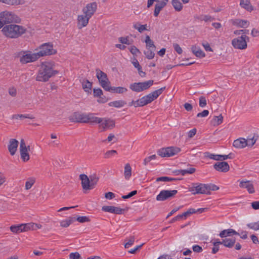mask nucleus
Returning a JSON list of instances; mask_svg holds the SVG:
<instances>
[{"instance_id":"603ef678","label":"nucleus","mask_w":259,"mask_h":259,"mask_svg":"<svg viewBox=\"0 0 259 259\" xmlns=\"http://www.w3.org/2000/svg\"><path fill=\"white\" fill-rule=\"evenodd\" d=\"M213 247L212 249V253L213 254L216 253L219 250V245L221 244V241L216 240L213 243Z\"/></svg>"},{"instance_id":"2eb2a0df","label":"nucleus","mask_w":259,"mask_h":259,"mask_svg":"<svg viewBox=\"0 0 259 259\" xmlns=\"http://www.w3.org/2000/svg\"><path fill=\"white\" fill-rule=\"evenodd\" d=\"M97 117L94 116L93 113H81L80 122L95 123Z\"/></svg>"},{"instance_id":"864d4df0","label":"nucleus","mask_w":259,"mask_h":259,"mask_svg":"<svg viewBox=\"0 0 259 259\" xmlns=\"http://www.w3.org/2000/svg\"><path fill=\"white\" fill-rule=\"evenodd\" d=\"M200 20L205 22H210L214 20V18L210 15H205L200 17Z\"/></svg>"},{"instance_id":"6e6d98bb","label":"nucleus","mask_w":259,"mask_h":259,"mask_svg":"<svg viewBox=\"0 0 259 259\" xmlns=\"http://www.w3.org/2000/svg\"><path fill=\"white\" fill-rule=\"evenodd\" d=\"M135 241V237L134 236H131L127 240V242L124 244V247L125 248H127L130 247V246H132Z\"/></svg>"},{"instance_id":"13d9d810","label":"nucleus","mask_w":259,"mask_h":259,"mask_svg":"<svg viewBox=\"0 0 259 259\" xmlns=\"http://www.w3.org/2000/svg\"><path fill=\"white\" fill-rule=\"evenodd\" d=\"M207 104L206 98L203 96H201L199 98V105L201 107H204Z\"/></svg>"},{"instance_id":"7c9ffc66","label":"nucleus","mask_w":259,"mask_h":259,"mask_svg":"<svg viewBox=\"0 0 259 259\" xmlns=\"http://www.w3.org/2000/svg\"><path fill=\"white\" fill-rule=\"evenodd\" d=\"M240 6L248 11L253 10L252 7L250 5V0H240Z\"/></svg>"},{"instance_id":"9b49d317","label":"nucleus","mask_w":259,"mask_h":259,"mask_svg":"<svg viewBox=\"0 0 259 259\" xmlns=\"http://www.w3.org/2000/svg\"><path fill=\"white\" fill-rule=\"evenodd\" d=\"M180 151V149L179 148L169 147L159 150L158 154L163 157H170L178 154Z\"/></svg>"},{"instance_id":"4468645a","label":"nucleus","mask_w":259,"mask_h":259,"mask_svg":"<svg viewBox=\"0 0 259 259\" xmlns=\"http://www.w3.org/2000/svg\"><path fill=\"white\" fill-rule=\"evenodd\" d=\"M39 58L36 54V53H28L23 55L20 59V61L22 64H26L30 62H33Z\"/></svg>"},{"instance_id":"4d7b16f0","label":"nucleus","mask_w":259,"mask_h":259,"mask_svg":"<svg viewBox=\"0 0 259 259\" xmlns=\"http://www.w3.org/2000/svg\"><path fill=\"white\" fill-rule=\"evenodd\" d=\"M112 141H113V142L115 143L116 142L117 139L115 138L114 135L112 134H110L108 137H107V139L106 140H103V142L105 143L107 141L108 142H111Z\"/></svg>"},{"instance_id":"49530a36","label":"nucleus","mask_w":259,"mask_h":259,"mask_svg":"<svg viewBox=\"0 0 259 259\" xmlns=\"http://www.w3.org/2000/svg\"><path fill=\"white\" fill-rule=\"evenodd\" d=\"M145 41L147 48H156L155 45L153 44V41L150 39L149 36L147 35L146 36Z\"/></svg>"},{"instance_id":"774afa93","label":"nucleus","mask_w":259,"mask_h":259,"mask_svg":"<svg viewBox=\"0 0 259 259\" xmlns=\"http://www.w3.org/2000/svg\"><path fill=\"white\" fill-rule=\"evenodd\" d=\"M209 114V111L207 110H204L202 112L199 113L197 114L198 117H206Z\"/></svg>"},{"instance_id":"1a4fd4ad","label":"nucleus","mask_w":259,"mask_h":259,"mask_svg":"<svg viewBox=\"0 0 259 259\" xmlns=\"http://www.w3.org/2000/svg\"><path fill=\"white\" fill-rule=\"evenodd\" d=\"M16 18L15 13L5 11L0 13V23H2V27L4 24L12 23Z\"/></svg>"},{"instance_id":"a878e982","label":"nucleus","mask_w":259,"mask_h":259,"mask_svg":"<svg viewBox=\"0 0 259 259\" xmlns=\"http://www.w3.org/2000/svg\"><path fill=\"white\" fill-rule=\"evenodd\" d=\"M8 149L12 155H14L16 152V139H12L10 140Z\"/></svg>"},{"instance_id":"473e14b6","label":"nucleus","mask_w":259,"mask_h":259,"mask_svg":"<svg viewBox=\"0 0 259 259\" xmlns=\"http://www.w3.org/2000/svg\"><path fill=\"white\" fill-rule=\"evenodd\" d=\"M258 139L257 135H254L252 137L249 136L246 139H245L247 146H252Z\"/></svg>"},{"instance_id":"4c0bfd02","label":"nucleus","mask_w":259,"mask_h":259,"mask_svg":"<svg viewBox=\"0 0 259 259\" xmlns=\"http://www.w3.org/2000/svg\"><path fill=\"white\" fill-rule=\"evenodd\" d=\"M96 73L97 77L99 82L102 81V80H106L108 78L106 74L100 69H96Z\"/></svg>"},{"instance_id":"de8ad7c7","label":"nucleus","mask_w":259,"mask_h":259,"mask_svg":"<svg viewBox=\"0 0 259 259\" xmlns=\"http://www.w3.org/2000/svg\"><path fill=\"white\" fill-rule=\"evenodd\" d=\"M247 226L252 230H254L255 231H257L259 230V221L257 222H254V223H251L249 224H248L247 225Z\"/></svg>"},{"instance_id":"338daca9","label":"nucleus","mask_w":259,"mask_h":259,"mask_svg":"<svg viewBox=\"0 0 259 259\" xmlns=\"http://www.w3.org/2000/svg\"><path fill=\"white\" fill-rule=\"evenodd\" d=\"M173 47L175 50L179 54H181L183 52L182 49L180 47V46L177 44H174Z\"/></svg>"},{"instance_id":"69168bd1","label":"nucleus","mask_w":259,"mask_h":259,"mask_svg":"<svg viewBox=\"0 0 259 259\" xmlns=\"http://www.w3.org/2000/svg\"><path fill=\"white\" fill-rule=\"evenodd\" d=\"M94 96L95 97H99L102 95H103V92L100 89H94Z\"/></svg>"},{"instance_id":"09e8293b","label":"nucleus","mask_w":259,"mask_h":259,"mask_svg":"<svg viewBox=\"0 0 259 259\" xmlns=\"http://www.w3.org/2000/svg\"><path fill=\"white\" fill-rule=\"evenodd\" d=\"M206 185H207V194H210V191H217V190H219V187H218L217 186H216L214 184H206Z\"/></svg>"},{"instance_id":"a211bd4d","label":"nucleus","mask_w":259,"mask_h":259,"mask_svg":"<svg viewBox=\"0 0 259 259\" xmlns=\"http://www.w3.org/2000/svg\"><path fill=\"white\" fill-rule=\"evenodd\" d=\"M97 9V4L96 3H92L87 5V6L83 9V12L84 14L88 16V17H91L94 14Z\"/></svg>"},{"instance_id":"58836bf2","label":"nucleus","mask_w":259,"mask_h":259,"mask_svg":"<svg viewBox=\"0 0 259 259\" xmlns=\"http://www.w3.org/2000/svg\"><path fill=\"white\" fill-rule=\"evenodd\" d=\"M133 27L135 29L138 30V31L140 33H142L144 31L147 30V25L146 24L141 25L139 23H137L133 25Z\"/></svg>"},{"instance_id":"e2e57ef3","label":"nucleus","mask_w":259,"mask_h":259,"mask_svg":"<svg viewBox=\"0 0 259 259\" xmlns=\"http://www.w3.org/2000/svg\"><path fill=\"white\" fill-rule=\"evenodd\" d=\"M249 30L246 29L237 30L234 31V33L236 35H240L242 34L245 35V34L248 33Z\"/></svg>"},{"instance_id":"0e129e2a","label":"nucleus","mask_w":259,"mask_h":259,"mask_svg":"<svg viewBox=\"0 0 259 259\" xmlns=\"http://www.w3.org/2000/svg\"><path fill=\"white\" fill-rule=\"evenodd\" d=\"M69 258L70 259H79L80 258V255L77 252H72L69 254Z\"/></svg>"},{"instance_id":"5fc2aeb1","label":"nucleus","mask_w":259,"mask_h":259,"mask_svg":"<svg viewBox=\"0 0 259 259\" xmlns=\"http://www.w3.org/2000/svg\"><path fill=\"white\" fill-rule=\"evenodd\" d=\"M177 179L175 178H171L167 177H159L157 178L156 181L159 182V181H162V182H169V181H175Z\"/></svg>"},{"instance_id":"412c9836","label":"nucleus","mask_w":259,"mask_h":259,"mask_svg":"<svg viewBox=\"0 0 259 259\" xmlns=\"http://www.w3.org/2000/svg\"><path fill=\"white\" fill-rule=\"evenodd\" d=\"M239 187L242 188H245L248 192L250 193L254 192V189L253 184L249 181H241L240 182Z\"/></svg>"},{"instance_id":"cd10ccee","label":"nucleus","mask_w":259,"mask_h":259,"mask_svg":"<svg viewBox=\"0 0 259 259\" xmlns=\"http://www.w3.org/2000/svg\"><path fill=\"white\" fill-rule=\"evenodd\" d=\"M235 241L236 240L234 238H227L223 239L221 243V244H223L226 247L231 248L234 246Z\"/></svg>"},{"instance_id":"c756f323","label":"nucleus","mask_w":259,"mask_h":259,"mask_svg":"<svg viewBox=\"0 0 259 259\" xmlns=\"http://www.w3.org/2000/svg\"><path fill=\"white\" fill-rule=\"evenodd\" d=\"M27 33H29V31L24 26L17 25V37L22 36L23 35L25 37Z\"/></svg>"},{"instance_id":"6ab92c4d","label":"nucleus","mask_w":259,"mask_h":259,"mask_svg":"<svg viewBox=\"0 0 259 259\" xmlns=\"http://www.w3.org/2000/svg\"><path fill=\"white\" fill-rule=\"evenodd\" d=\"M102 210L105 212H108L117 214H122L124 209L120 208L118 207L114 206H103L102 207Z\"/></svg>"},{"instance_id":"c9c22d12","label":"nucleus","mask_w":259,"mask_h":259,"mask_svg":"<svg viewBox=\"0 0 259 259\" xmlns=\"http://www.w3.org/2000/svg\"><path fill=\"white\" fill-rule=\"evenodd\" d=\"M82 88L85 92L90 93L92 88V83L88 80H83L82 82Z\"/></svg>"},{"instance_id":"f704fd0d","label":"nucleus","mask_w":259,"mask_h":259,"mask_svg":"<svg viewBox=\"0 0 259 259\" xmlns=\"http://www.w3.org/2000/svg\"><path fill=\"white\" fill-rule=\"evenodd\" d=\"M155 48H147V50L144 52L146 58L148 59H152L155 56L154 52Z\"/></svg>"},{"instance_id":"72a5a7b5","label":"nucleus","mask_w":259,"mask_h":259,"mask_svg":"<svg viewBox=\"0 0 259 259\" xmlns=\"http://www.w3.org/2000/svg\"><path fill=\"white\" fill-rule=\"evenodd\" d=\"M81 113L75 112L69 117V119L73 122H80Z\"/></svg>"},{"instance_id":"6e6552de","label":"nucleus","mask_w":259,"mask_h":259,"mask_svg":"<svg viewBox=\"0 0 259 259\" xmlns=\"http://www.w3.org/2000/svg\"><path fill=\"white\" fill-rule=\"evenodd\" d=\"M193 194H207V185L202 183H192L188 188Z\"/></svg>"},{"instance_id":"37998d69","label":"nucleus","mask_w":259,"mask_h":259,"mask_svg":"<svg viewBox=\"0 0 259 259\" xmlns=\"http://www.w3.org/2000/svg\"><path fill=\"white\" fill-rule=\"evenodd\" d=\"M172 5L175 9L177 11H180L183 8V6L179 0H172Z\"/></svg>"},{"instance_id":"c03bdc74","label":"nucleus","mask_w":259,"mask_h":259,"mask_svg":"<svg viewBox=\"0 0 259 259\" xmlns=\"http://www.w3.org/2000/svg\"><path fill=\"white\" fill-rule=\"evenodd\" d=\"M195 168L191 167L186 169H181L179 170V173L183 176L187 174H192L195 171Z\"/></svg>"},{"instance_id":"2f4dec72","label":"nucleus","mask_w":259,"mask_h":259,"mask_svg":"<svg viewBox=\"0 0 259 259\" xmlns=\"http://www.w3.org/2000/svg\"><path fill=\"white\" fill-rule=\"evenodd\" d=\"M126 104V103L124 101L118 100L110 102L108 105L116 108H120L123 107Z\"/></svg>"},{"instance_id":"ea45409f","label":"nucleus","mask_w":259,"mask_h":259,"mask_svg":"<svg viewBox=\"0 0 259 259\" xmlns=\"http://www.w3.org/2000/svg\"><path fill=\"white\" fill-rule=\"evenodd\" d=\"M204 156L214 160L221 161V155L211 154L209 152L204 153Z\"/></svg>"},{"instance_id":"bf43d9fd","label":"nucleus","mask_w":259,"mask_h":259,"mask_svg":"<svg viewBox=\"0 0 259 259\" xmlns=\"http://www.w3.org/2000/svg\"><path fill=\"white\" fill-rule=\"evenodd\" d=\"M117 154V151L116 150H109V151H107L105 153L104 157L105 158H110L111 156H113L114 154Z\"/></svg>"},{"instance_id":"39448f33","label":"nucleus","mask_w":259,"mask_h":259,"mask_svg":"<svg viewBox=\"0 0 259 259\" xmlns=\"http://www.w3.org/2000/svg\"><path fill=\"white\" fill-rule=\"evenodd\" d=\"M30 151V147L27 145L23 139L20 141L19 152L20 158L24 162H27L30 159L29 151Z\"/></svg>"},{"instance_id":"f3484780","label":"nucleus","mask_w":259,"mask_h":259,"mask_svg":"<svg viewBox=\"0 0 259 259\" xmlns=\"http://www.w3.org/2000/svg\"><path fill=\"white\" fill-rule=\"evenodd\" d=\"M214 168L219 171L226 172L230 169V166L227 162L221 161L215 163L213 165Z\"/></svg>"},{"instance_id":"8fccbe9b","label":"nucleus","mask_w":259,"mask_h":259,"mask_svg":"<svg viewBox=\"0 0 259 259\" xmlns=\"http://www.w3.org/2000/svg\"><path fill=\"white\" fill-rule=\"evenodd\" d=\"M102 87L106 91H107L110 86V82L107 78L106 80H102L99 82Z\"/></svg>"},{"instance_id":"3c124183","label":"nucleus","mask_w":259,"mask_h":259,"mask_svg":"<svg viewBox=\"0 0 259 259\" xmlns=\"http://www.w3.org/2000/svg\"><path fill=\"white\" fill-rule=\"evenodd\" d=\"M102 87L106 91H107L110 86V82L107 78L106 80H102L99 82Z\"/></svg>"},{"instance_id":"4be33fe9","label":"nucleus","mask_w":259,"mask_h":259,"mask_svg":"<svg viewBox=\"0 0 259 259\" xmlns=\"http://www.w3.org/2000/svg\"><path fill=\"white\" fill-rule=\"evenodd\" d=\"M168 2V0H163L155 5L154 11V16L157 17L159 15L161 10L166 5Z\"/></svg>"},{"instance_id":"79ce46f5","label":"nucleus","mask_w":259,"mask_h":259,"mask_svg":"<svg viewBox=\"0 0 259 259\" xmlns=\"http://www.w3.org/2000/svg\"><path fill=\"white\" fill-rule=\"evenodd\" d=\"M35 182V179L34 178H29L27 179L25 183V189L28 190L30 189Z\"/></svg>"},{"instance_id":"20e7f679","label":"nucleus","mask_w":259,"mask_h":259,"mask_svg":"<svg viewBox=\"0 0 259 259\" xmlns=\"http://www.w3.org/2000/svg\"><path fill=\"white\" fill-rule=\"evenodd\" d=\"M95 123L99 124V128L101 130V132L112 129L115 126L114 120L107 117L100 118L97 117Z\"/></svg>"},{"instance_id":"423d86ee","label":"nucleus","mask_w":259,"mask_h":259,"mask_svg":"<svg viewBox=\"0 0 259 259\" xmlns=\"http://www.w3.org/2000/svg\"><path fill=\"white\" fill-rule=\"evenodd\" d=\"M153 84V80H149L142 82H135L130 84V88L133 91L140 92L149 89Z\"/></svg>"},{"instance_id":"bb28decb","label":"nucleus","mask_w":259,"mask_h":259,"mask_svg":"<svg viewBox=\"0 0 259 259\" xmlns=\"http://www.w3.org/2000/svg\"><path fill=\"white\" fill-rule=\"evenodd\" d=\"M191 50L193 53L197 57L200 58H203L205 57V55L204 52L201 50L199 48H197L196 46H192L191 48Z\"/></svg>"},{"instance_id":"aec40b11","label":"nucleus","mask_w":259,"mask_h":259,"mask_svg":"<svg viewBox=\"0 0 259 259\" xmlns=\"http://www.w3.org/2000/svg\"><path fill=\"white\" fill-rule=\"evenodd\" d=\"M90 17H88L85 14L78 16L77 18V26L79 29L86 26L88 23Z\"/></svg>"},{"instance_id":"f8f14e48","label":"nucleus","mask_w":259,"mask_h":259,"mask_svg":"<svg viewBox=\"0 0 259 259\" xmlns=\"http://www.w3.org/2000/svg\"><path fill=\"white\" fill-rule=\"evenodd\" d=\"M178 193V191L173 190H162L156 196V200L159 201H164L169 198L174 197Z\"/></svg>"},{"instance_id":"680f3d73","label":"nucleus","mask_w":259,"mask_h":259,"mask_svg":"<svg viewBox=\"0 0 259 259\" xmlns=\"http://www.w3.org/2000/svg\"><path fill=\"white\" fill-rule=\"evenodd\" d=\"M76 220L80 223L88 222L90 221L89 219L85 216L78 217Z\"/></svg>"},{"instance_id":"a19ab883","label":"nucleus","mask_w":259,"mask_h":259,"mask_svg":"<svg viewBox=\"0 0 259 259\" xmlns=\"http://www.w3.org/2000/svg\"><path fill=\"white\" fill-rule=\"evenodd\" d=\"M89 179L92 189H93L97 185L99 180V178L96 175H93L90 176Z\"/></svg>"},{"instance_id":"9d476101","label":"nucleus","mask_w":259,"mask_h":259,"mask_svg":"<svg viewBox=\"0 0 259 259\" xmlns=\"http://www.w3.org/2000/svg\"><path fill=\"white\" fill-rule=\"evenodd\" d=\"M41 227L42 226L41 225L34 223L21 224L17 225V233L30 230H36L37 229L41 228Z\"/></svg>"},{"instance_id":"052dcab7","label":"nucleus","mask_w":259,"mask_h":259,"mask_svg":"<svg viewBox=\"0 0 259 259\" xmlns=\"http://www.w3.org/2000/svg\"><path fill=\"white\" fill-rule=\"evenodd\" d=\"M156 158V156L155 154L145 158V159L144 160V164L145 165H147L149 162H150L152 160L155 159Z\"/></svg>"},{"instance_id":"dca6fc26","label":"nucleus","mask_w":259,"mask_h":259,"mask_svg":"<svg viewBox=\"0 0 259 259\" xmlns=\"http://www.w3.org/2000/svg\"><path fill=\"white\" fill-rule=\"evenodd\" d=\"M79 179L81 180V186L84 191L91 190L92 187L89 178L85 174L79 175Z\"/></svg>"},{"instance_id":"a18cd8bd","label":"nucleus","mask_w":259,"mask_h":259,"mask_svg":"<svg viewBox=\"0 0 259 259\" xmlns=\"http://www.w3.org/2000/svg\"><path fill=\"white\" fill-rule=\"evenodd\" d=\"M223 117L222 114L219 116H215L213 118V122L214 125H219L223 122Z\"/></svg>"},{"instance_id":"f03ea898","label":"nucleus","mask_w":259,"mask_h":259,"mask_svg":"<svg viewBox=\"0 0 259 259\" xmlns=\"http://www.w3.org/2000/svg\"><path fill=\"white\" fill-rule=\"evenodd\" d=\"M165 88V87L161 88L140 99L139 101L141 106L146 105L157 99L164 90Z\"/></svg>"},{"instance_id":"0eeeda50","label":"nucleus","mask_w":259,"mask_h":259,"mask_svg":"<svg viewBox=\"0 0 259 259\" xmlns=\"http://www.w3.org/2000/svg\"><path fill=\"white\" fill-rule=\"evenodd\" d=\"M249 40V37L246 35H242L241 36L234 38L232 40V45L235 49L243 50L247 48V42Z\"/></svg>"},{"instance_id":"e433bc0d","label":"nucleus","mask_w":259,"mask_h":259,"mask_svg":"<svg viewBox=\"0 0 259 259\" xmlns=\"http://www.w3.org/2000/svg\"><path fill=\"white\" fill-rule=\"evenodd\" d=\"M75 219L74 218H69L68 219L63 220L60 222V225L62 227L66 228L72 224Z\"/></svg>"},{"instance_id":"c85d7f7f","label":"nucleus","mask_w":259,"mask_h":259,"mask_svg":"<svg viewBox=\"0 0 259 259\" xmlns=\"http://www.w3.org/2000/svg\"><path fill=\"white\" fill-rule=\"evenodd\" d=\"M132 176V167L129 163L125 164L124 168V176L126 180L130 179Z\"/></svg>"},{"instance_id":"b1692460","label":"nucleus","mask_w":259,"mask_h":259,"mask_svg":"<svg viewBox=\"0 0 259 259\" xmlns=\"http://www.w3.org/2000/svg\"><path fill=\"white\" fill-rule=\"evenodd\" d=\"M234 235H239V234L234 230L232 229H229L227 230H224L222 231H221L219 235L221 238H224L227 236H231Z\"/></svg>"},{"instance_id":"393cba45","label":"nucleus","mask_w":259,"mask_h":259,"mask_svg":"<svg viewBox=\"0 0 259 259\" xmlns=\"http://www.w3.org/2000/svg\"><path fill=\"white\" fill-rule=\"evenodd\" d=\"M232 23L233 25L241 28L247 27L249 24L248 21L246 20H243L241 19H235L232 20Z\"/></svg>"},{"instance_id":"5701e85b","label":"nucleus","mask_w":259,"mask_h":259,"mask_svg":"<svg viewBox=\"0 0 259 259\" xmlns=\"http://www.w3.org/2000/svg\"><path fill=\"white\" fill-rule=\"evenodd\" d=\"M233 145L234 147L238 149H241L247 146L245 139L240 138L234 141Z\"/></svg>"},{"instance_id":"ddd939ff","label":"nucleus","mask_w":259,"mask_h":259,"mask_svg":"<svg viewBox=\"0 0 259 259\" xmlns=\"http://www.w3.org/2000/svg\"><path fill=\"white\" fill-rule=\"evenodd\" d=\"M2 31L6 36L14 38L16 36V25H7L3 28Z\"/></svg>"},{"instance_id":"7ed1b4c3","label":"nucleus","mask_w":259,"mask_h":259,"mask_svg":"<svg viewBox=\"0 0 259 259\" xmlns=\"http://www.w3.org/2000/svg\"><path fill=\"white\" fill-rule=\"evenodd\" d=\"M36 51L38 52H36L38 57H40L54 54L56 53V51L53 49V46L51 43H44L40 45Z\"/></svg>"},{"instance_id":"f257e3e1","label":"nucleus","mask_w":259,"mask_h":259,"mask_svg":"<svg viewBox=\"0 0 259 259\" xmlns=\"http://www.w3.org/2000/svg\"><path fill=\"white\" fill-rule=\"evenodd\" d=\"M54 64L50 62H42L36 77V79L38 81L46 82L52 76L57 73V71L54 70Z\"/></svg>"}]
</instances>
